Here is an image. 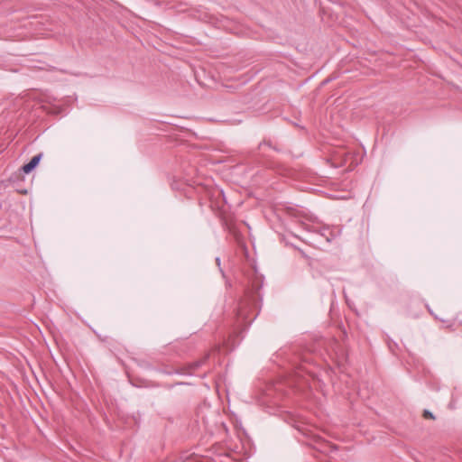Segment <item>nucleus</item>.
<instances>
[{
    "mask_svg": "<svg viewBox=\"0 0 462 462\" xmlns=\"http://www.w3.org/2000/svg\"><path fill=\"white\" fill-rule=\"evenodd\" d=\"M209 355H205L201 359L189 363L188 365L173 370H161L162 373L166 374H187L192 375L203 364L207 362Z\"/></svg>",
    "mask_w": 462,
    "mask_h": 462,
    "instance_id": "1",
    "label": "nucleus"
},
{
    "mask_svg": "<svg viewBox=\"0 0 462 462\" xmlns=\"http://www.w3.org/2000/svg\"><path fill=\"white\" fill-rule=\"evenodd\" d=\"M302 226L305 230L309 232H314L319 234L320 236L324 237L327 242L333 241L336 237L339 236L340 231L338 229L335 230L334 228H330L329 226H321L319 229H316L314 226L309 224H302Z\"/></svg>",
    "mask_w": 462,
    "mask_h": 462,
    "instance_id": "2",
    "label": "nucleus"
},
{
    "mask_svg": "<svg viewBox=\"0 0 462 462\" xmlns=\"http://www.w3.org/2000/svg\"><path fill=\"white\" fill-rule=\"evenodd\" d=\"M42 157V153L36 154L33 156L29 162L25 163L22 167V171L25 174L31 173L40 163Z\"/></svg>",
    "mask_w": 462,
    "mask_h": 462,
    "instance_id": "3",
    "label": "nucleus"
},
{
    "mask_svg": "<svg viewBox=\"0 0 462 462\" xmlns=\"http://www.w3.org/2000/svg\"><path fill=\"white\" fill-rule=\"evenodd\" d=\"M254 278L250 281L251 286H252V291H253V297L260 298L259 291L261 290V288L263 286V276H261V275L258 276L255 270L254 271Z\"/></svg>",
    "mask_w": 462,
    "mask_h": 462,
    "instance_id": "4",
    "label": "nucleus"
},
{
    "mask_svg": "<svg viewBox=\"0 0 462 462\" xmlns=\"http://www.w3.org/2000/svg\"><path fill=\"white\" fill-rule=\"evenodd\" d=\"M422 417L427 420H435L434 414L429 410L423 411Z\"/></svg>",
    "mask_w": 462,
    "mask_h": 462,
    "instance_id": "5",
    "label": "nucleus"
},
{
    "mask_svg": "<svg viewBox=\"0 0 462 462\" xmlns=\"http://www.w3.org/2000/svg\"><path fill=\"white\" fill-rule=\"evenodd\" d=\"M216 263H217V266L219 267V270H220V272H221L222 275H223V276H225L224 272H223V270H222V269H221V267H220V264H221L220 257H217V258H216Z\"/></svg>",
    "mask_w": 462,
    "mask_h": 462,
    "instance_id": "6",
    "label": "nucleus"
},
{
    "mask_svg": "<svg viewBox=\"0 0 462 462\" xmlns=\"http://www.w3.org/2000/svg\"><path fill=\"white\" fill-rule=\"evenodd\" d=\"M262 145H268V146H270V147L272 146V145H271V142H270V141H263V143H260V144H259V148H261V147H262Z\"/></svg>",
    "mask_w": 462,
    "mask_h": 462,
    "instance_id": "7",
    "label": "nucleus"
},
{
    "mask_svg": "<svg viewBox=\"0 0 462 462\" xmlns=\"http://www.w3.org/2000/svg\"><path fill=\"white\" fill-rule=\"evenodd\" d=\"M439 320H440L441 322H443V323H447V322H448V320H445V319H439Z\"/></svg>",
    "mask_w": 462,
    "mask_h": 462,
    "instance_id": "8",
    "label": "nucleus"
},
{
    "mask_svg": "<svg viewBox=\"0 0 462 462\" xmlns=\"http://www.w3.org/2000/svg\"><path fill=\"white\" fill-rule=\"evenodd\" d=\"M328 81H329V79H326L325 81H323V84H326Z\"/></svg>",
    "mask_w": 462,
    "mask_h": 462,
    "instance_id": "9",
    "label": "nucleus"
}]
</instances>
